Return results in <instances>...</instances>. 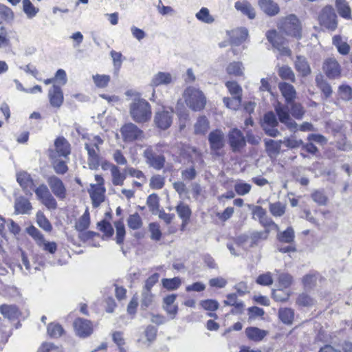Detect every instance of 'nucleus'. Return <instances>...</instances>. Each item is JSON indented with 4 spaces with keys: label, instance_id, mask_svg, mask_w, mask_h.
<instances>
[{
    "label": "nucleus",
    "instance_id": "nucleus-1",
    "mask_svg": "<svg viewBox=\"0 0 352 352\" xmlns=\"http://www.w3.org/2000/svg\"><path fill=\"white\" fill-rule=\"evenodd\" d=\"M129 112L133 120L137 123L147 122L152 116L151 106L144 98H135L130 104Z\"/></svg>",
    "mask_w": 352,
    "mask_h": 352
},
{
    "label": "nucleus",
    "instance_id": "nucleus-2",
    "mask_svg": "<svg viewBox=\"0 0 352 352\" xmlns=\"http://www.w3.org/2000/svg\"><path fill=\"white\" fill-rule=\"evenodd\" d=\"M277 28L285 35L299 40L302 38V25L298 18L293 14L282 17Z\"/></svg>",
    "mask_w": 352,
    "mask_h": 352
},
{
    "label": "nucleus",
    "instance_id": "nucleus-3",
    "mask_svg": "<svg viewBox=\"0 0 352 352\" xmlns=\"http://www.w3.org/2000/svg\"><path fill=\"white\" fill-rule=\"evenodd\" d=\"M183 98L187 107L194 111H200L206 105L204 94L194 87H188L183 93Z\"/></svg>",
    "mask_w": 352,
    "mask_h": 352
},
{
    "label": "nucleus",
    "instance_id": "nucleus-4",
    "mask_svg": "<svg viewBox=\"0 0 352 352\" xmlns=\"http://www.w3.org/2000/svg\"><path fill=\"white\" fill-rule=\"evenodd\" d=\"M72 153V146L69 142L63 136H58L54 141V148L47 150L49 159L63 157L68 160Z\"/></svg>",
    "mask_w": 352,
    "mask_h": 352
},
{
    "label": "nucleus",
    "instance_id": "nucleus-5",
    "mask_svg": "<svg viewBox=\"0 0 352 352\" xmlns=\"http://www.w3.org/2000/svg\"><path fill=\"white\" fill-rule=\"evenodd\" d=\"M276 240L280 243H287V246L278 247V252L281 253H290L296 252L295 243V232L292 226H288L285 230L278 232Z\"/></svg>",
    "mask_w": 352,
    "mask_h": 352
},
{
    "label": "nucleus",
    "instance_id": "nucleus-6",
    "mask_svg": "<svg viewBox=\"0 0 352 352\" xmlns=\"http://www.w3.org/2000/svg\"><path fill=\"white\" fill-rule=\"evenodd\" d=\"M95 180L97 183L90 185L89 193L93 207L98 208L104 201L106 188L104 187V180L102 175H96Z\"/></svg>",
    "mask_w": 352,
    "mask_h": 352
},
{
    "label": "nucleus",
    "instance_id": "nucleus-7",
    "mask_svg": "<svg viewBox=\"0 0 352 352\" xmlns=\"http://www.w3.org/2000/svg\"><path fill=\"white\" fill-rule=\"evenodd\" d=\"M318 21L320 26L329 30L334 31L337 28V15L331 6H326L322 9L318 14Z\"/></svg>",
    "mask_w": 352,
    "mask_h": 352
},
{
    "label": "nucleus",
    "instance_id": "nucleus-8",
    "mask_svg": "<svg viewBox=\"0 0 352 352\" xmlns=\"http://www.w3.org/2000/svg\"><path fill=\"white\" fill-rule=\"evenodd\" d=\"M94 139L96 141L94 144L86 143L85 144V147L87 151L88 164L90 168L96 169L100 164L99 144H102L103 143V140L99 135H96Z\"/></svg>",
    "mask_w": 352,
    "mask_h": 352
},
{
    "label": "nucleus",
    "instance_id": "nucleus-9",
    "mask_svg": "<svg viewBox=\"0 0 352 352\" xmlns=\"http://www.w3.org/2000/svg\"><path fill=\"white\" fill-rule=\"evenodd\" d=\"M283 33L278 32L276 30H270L266 34V38L273 47L282 52H289L290 50L287 46L288 40L283 36Z\"/></svg>",
    "mask_w": 352,
    "mask_h": 352
},
{
    "label": "nucleus",
    "instance_id": "nucleus-10",
    "mask_svg": "<svg viewBox=\"0 0 352 352\" xmlns=\"http://www.w3.org/2000/svg\"><path fill=\"white\" fill-rule=\"evenodd\" d=\"M38 200L48 209L55 210L57 208V202L55 198L50 192L45 184H41L33 190Z\"/></svg>",
    "mask_w": 352,
    "mask_h": 352
},
{
    "label": "nucleus",
    "instance_id": "nucleus-11",
    "mask_svg": "<svg viewBox=\"0 0 352 352\" xmlns=\"http://www.w3.org/2000/svg\"><path fill=\"white\" fill-rule=\"evenodd\" d=\"M120 133L125 142H135L144 137L143 131L131 122L124 124L120 128Z\"/></svg>",
    "mask_w": 352,
    "mask_h": 352
},
{
    "label": "nucleus",
    "instance_id": "nucleus-12",
    "mask_svg": "<svg viewBox=\"0 0 352 352\" xmlns=\"http://www.w3.org/2000/svg\"><path fill=\"white\" fill-rule=\"evenodd\" d=\"M143 156L146 163L155 170H159L164 167L166 158L164 154H157L152 146H148L144 150Z\"/></svg>",
    "mask_w": 352,
    "mask_h": 352
},
{
    "label": "nucleus",
    "instance_id": "nucleus-13",
    "mask_svg": "<svg viewBox=\"0 0 352 352\" xmlns=\"http://www.w3.org/2000/svg\"><path fill=\"white\" fill-rule=\"evenodd\" d=\"M228 143L232 152H240L246 146V139L241 130L233 128L228 134Z\"/></svg>",
    "mask_w": 352,
    "mask_h": 352
},
{
    "label": "nucleus",
    "instance_id": "nucleus-14",
    "mask_svg": "<svg viewBox=\"0 0 352 352\" xmlns=\"http://www.w3.org/2000/svg\"><path fill=\"white\" fill-rule=\"evenodd\" d=\"M322 68L329 79L339 78L342 75V67L334 57L326 58L322 63Z\"/></svg>",
    "mask_w": 352,
    "mask_h": 352
},
{
    "label": "nucleus",
    "instance_id": "nucleus-15",
    "mask_svg": "<svg viewBox=\"0 0 352 352\" xmlns=\"http://www.w3.org/2000/svg\"><path fill=\"white\" fill-rule=\"evenodd\" d=\"M73 327L76 334L82 338L90 336L94 332L92 322L80 317L74 320Z\"/></svg>",
    "mask_w": 352,
    "mask_h": 352
},
{
    "label": "nucleus",
    "instance_id": "nucleus-16",
    "mask_svg": "<svg viewBox=\"0 0 352 352\" xmlns=\"http://www.w3.org/2000/svg\"><path fill=\"white\" fill-rule=\"evenodd\" d=\"M278 122L276 115L272 111L267 112L263 116L262 127L266 135L275 138L279 134L277 129Z\"/></svg>",
    "mask_w": 352,
    "mask_h": 352
},
{
    "label": "nucleus",
    "instance_id": "nucleus-17",
    "mask_svg": "<svg viewBox=\"0 0 352 352\" xmlns=\"http://www.w3.org/2000/svg\"><path fill=\"white\" fill-rule=\"evenodd\" d=\"M47 182L53 194L60 200H64L67 195V188L63 182L56 175L47 178Z\"/></svg>",
    "mask_w": 352,
    "mask_h": 352
},
{
    "label": "nucleus",
    "instance_id": "nucleus-18",
    "mask_svg": "<svg viewBox=\"0 0 352 352\" xmlns=\"http://www.w3.org/2000/svg\"><path fill=\"white\" fill-rule=\"evenodd\" d=\"M208 142L212 151L219 155V151L225 146L224 134L221 129H214L208 135Z\"/></svg>",
    "mask_w": 352,
    "mask_h": 352
},
{
    "label": "nucleus",
    "instance_id": "nucleus-19",
    "mask_svg": "<svg viewBox=\"0 0 352 352\" xmlns=\"http://www.w3.org/2000/svg\"><path fill=\"white\" fill-rule=\"evenodd\" d=\"M324 281V278L317 271L312 270L304 275L301 279L305 289L315 288L318 283Z\"/></svg>",
    "mask_w": 352,
    "mask_h": 352
},
{
    "label": "nucleus",
    "instance_id": "nucleus-20",
    "mask_svg": "<svg viewBox=\"0 0 352 352\" xmlns=\"http://www.w3.org/2000/svg\"><path fill=\"white\" fill-rule=\"evenodd\" d=\"M172 113L165 109L156 112L154 122L157 127L162 130L168 129L173 122Z\"/></svg>",
    "mask_w": 352,
    "mask_h": 352
},
{
    "label": "nucleus",
    "instance_id": "nucleus-21",
    "mask_svg": "<svg viewBox=\"0 0 352 352\" xmlns=\"http://www.w3.org/2000/svg\"><path fill=\"white\" fill-rule=\"evenodd\" d=\"M175 210L177 215L182 219L181 230H184L190 221L192 210L190 206L183 201L178 203L175 207Z\"/></svg>",
    "mask_w": 352,
    "mask_h": 352
},
{
    "label": "nucleus",
    "instance_id": "nucleus-22",
    "mask_svg": "<svg viewBox=\"0 0 352 352\" xmlns=\"http://www.w3.org/2000/svg\"><path fill=\"white\" fill-rule=\"evenodd\" d=\"M320 218L317 219L316 226L318 227L324 226L328 229L334 228L336 227V217L329 210H324L320 211Z\"/></svg>",
    "mask_w": 352,
    "mask_h": 352
},
{
    "label": "nucleus",
    "instance_id": "nucleus-23",
    "mask_svg": "<svg viewBox=\"0 0 352 352\" xmlns=\"http://www.w3.org/2000/svg\"><path fill=\"white\" fill-rule=\"evenodd\" d=\"M50 104L54 108H60L64 101L62 89L58 85H54L48 91Z\"/></svg>",
    "mask_w": 352,
    "mask_h": 352
},
{
    "label": "nucleus",
    "instance_id": "nucleus-24",
    "mask_svg": "<svg viewBox=\"0 0 352 352\" xmlns=\"http://www.w3.org/2000/svg\"><path fill=\"white\" fill-rule=\"evenodd\" d=\"M16 181L23 190L28 192H31L35 187L33 179L30 173L26 171L22 170L16 173Z\"/></svg>",
    "mask_w": 352,
    "mask_h": 352
},
{
    "label": "nucleus",
    "instance_id": "nucleus-25",
    "mask_svg": "<svg viewBox=\"0 0 352 352\" xmlns=\"http://www.w3.org/2000/svg\"><path fill=\"white\" fill-rule=\"evenodd\" d=\"M102 167L103 169H106L107 167L110 168L112 176V183L114 186H122L124 184L126 175L124 173L120 171L118 166L110 162H106L102 164Z\"/></svg>",
    "mask_w": 352,
    "mask_h": 352
},
{
    "label": "nucleus",
    "instance_id": "nucleus-26",
    "mask_svg": "<svg viewBox=\"0 0 352 352\" xmlns=\"http://www.w3.org/2000/svg\"><path fill=\"white\" fill-rule=\"evenodd\" d=\"M177 294H169L163 299V309L171 319L176 318L178 312V306L175 303Z\"/></svg>",
    "mask_w": 352,
    "mask_h": 352
},
{
    "label": "nucleus",
    "instance_id": "nucleus-27",
    "mask_svg": "<svg viewBox=\"0 0 352 352\" xmlns=\"http://www.w3.org/2000/svg\"><path fill=\"white\" fill-rule=\"evenodd\" d=\"M275 111L280 122L285 124L289 129L296 128L297 124L293 121L289 116L287 107L281 105L280 103L275 107Z\"/></svg>",
    "mask_w": 352,
    "mask_h": 352
},
{
    "label": "nucleus",
    "instance_id": "nucleus-28",
    "mask_svg": "<svg viewBox=\"0 0 352 352\" xmlns=\"http://www.w3.org/2000/svg\"><path fill=\"white\" fill-rule=\"evenodd\" d=\"M258 4L261 10L268 16H275L280 12L279 6L273 0H258Z\"/></svg>",
    "mask_w": 352,
    "mask_h": 352
},
{
    "label": "nucleus",
    "instance_id": "nucleus-29",
    "mask_svg": "<svg viewBox=\"0 0 352 352\" xmlns=\"http://www.w3.org/2000/svg\"><path fill=\"white\" fill-rule=\"evenodd\" d=\"M278 88L286 103H291L293 100H295L297 94L292 85L281 82L278 84Z\"/></svg>",
    "mask_w": 352,
    "mask_h": 352
},
{
    "label": "nucleus",
    "instance_id": "nucleus-30",
    "mask_svg": "<svg viewBox=\"0 0 352 352\" xmlns=\"http://www.w3.org/2000/svg\"><path fill=\"white\" fill-rule=\"evenodd\" d=\"M234 8L243 14L247 16L250 19H254L256 16L254 8L251 3L246 0L235 2Z\"/></svg>",
    "mask_w": 352,
    "mask_h": 352
},
{
    "label": "nucleus",
    "instance_id": "nucleus-31",
    "mask_svg": "<svg viewBox=\"0 0 352 352\" xmlns=\"http://www.w3.org/2000/svg\"><path fill=\"white\" fill-rule=\"evenodd\" d=\"M245 332L247 338L254 342L261 341L268 334L267 331L256 327H247Z\"/></svg>",
    "mask_w": 352,
    "mask_h": 352
},
{
    "label": "nucleus",
    "instance_id": "nucleus-32",
    "mask_svg": "<svg viewBox=\"0 0 352 352\" xmlns=\"http://www.w3.org/2000/svg\"><path fill=\"white\" fill-rule=\"evenodd\" d=\"M316 85L322 91L325 98H329L333 93L330 84L324 79L322 74L316 75Z\"/></svg>",
    "mask_w": 352,
    "mask_h": 352
},
{
    "label": "nucleus",
    "instance_id": "nucleus-33",
    "mask_svg": "<svg viewBox=\"0 0 352 352\" xmlns=\"http://www.w3.org/2000/svg\"><path fill=\"white\" fill-rule=\"evenodd\" d=\"M172 82V76L168 72H160L152 78L151 85L157 87L161 85H168Z\"/></svg>",
    "mask_w": 352,
    "mask_h": 352
},
{
    "label": "nucleus",
    "instance_id": "nucleus-34",
    "mask_svg": "<svg viewBox=\"0 0 352 352\" xmlns=\"http://www.w3.org/2000/svg\"><path fill=\"white\" fill-rule=\"evenodd\" d=\"M282 143V140H265V147L268 156L273 157L278 155L280 153Z\"/></svg>",
    "mask_w": 352,
    "mask_h": 352
},
{
    "label": "nucleus",
    "instance_id": "nucleus-35",
    "mask_svg": "<svg viewBox=\"0 0 352 352\" xmlns=\"http://www.w3.org/2000/svg\"><path fill=\"white\" fill-rule=\"evenodd\" d=\"M278 316L283 324L291 325L293 324L295 318L294 310L289 307L280 308L278 311Z\"/></svg>",
    "mask_w": 352,
    "mask_h": 352
},
{
    "label": "nucleus",
    "instance_id": "nucleus-36",
    "mask_svg": "<svg viewBox=\"0 0 352 352\" xmlns=\"http://www.w3.org/2000/svg\"><path fill=\"white\" fill-rule=\"evenodd\" d=\"M332 43L341 55L346 56L349 54L351 47L346 41L342 40L340 35L337 34L333 36L332 38Z\"/></svg>",
    "mask_w": 352,
    "mask_h": 352
},
{
    "label": "nucleus",
    "instance_id": "nucleus-37",
    "mask_svg": "<svg viewBox=\"0 0 352 352\" xmlns=\"http://www.w3.org/2000/svg\"><path fill=\"white\" fill-rule=\"evenodd\" d=\"M0 313L9 319H14L19 316L21 312L16 305L3 304L0 305Z\"/></svg>",
    "mask_w": 352,
    "mask_h": 352
},
{
    "label": "nucleus",
    "instance_id": "nucleus-38",
    "mask_svg": "<svg viewBox=\"0 0 352 352\" xmlns=\"http://www.w3.org/2000/svg\"><path fill=\"white\" fill-rule=\"evenodd\" d=\"M90 213L87 208L82 216H80L75 223V228L78 232L86 231L90 226Z\"/></svg>",
    "mask_w": 352,
    "mask_h": 352
},
{
    "label": "nucleus",
    "instance_id": "nucleus-39",
    "mask_svg": "<svg viewBox=\"0 0 352 352\" xmlns=\"http://www.w3.org/2000/svg\"><path fill=\"white\" fill-rule=\"evenodd\" d=\"M295 69L302 76H307L311 72L307 60L302 56H297L295 61Z\"/></svg>",
    "mask_w": 352,
    "mask_h": 352
},
{
    "label": "nucleus",
    "instance_id": "nucleus-40",
    "mask_svg": "<svg viewBox=\"0 0 352 352\" xmlns=\"http://www.w3.org/2000/svg\"><path fill=\"white\" fill-rule=\"evenodd\" d=\"M210 127V122L205 116H201L194 126V133L196 135H205Z\"/></svg>",
    "mask_w": 352,
    "mask_h": 352
},
{
    "label": "nucleus",
    "instance_id": "nucleus-41",
    "mask_svg": "<svg viewBox=\"0 0 352 352\" xmlns=\"http://www.w3.org/2000/svg\"><path fill=\"white\" fill-rule=\"evenodd\" d=\"M336 8L340 16L345 19H351V10L346 0H336Z\"/></svg>",
    "mask_w": 352,
    "mask_h": 352
},
{
    "label": "nucleus",
    "instance_id": "nucleus-42",
    "mask_svg": "<svg viewBox=\"0 0 352 352\" xmlns=\"http://www.w3.org/2000/svg\"><path fill=\"white\" fill-rule=\"evenodd\" d=\"M126 223L129 228L133 230H140L143 226V220L137 212L129 215Z\"/></svg>",
    "mask_w": 352,
    "mask_h": 352
},
{
    "label": "nucleus",
    "instance_id": "nucleus-43",
    "mask_svg": "<svg viewBox=\"0 0 352 352\" xmlns=\"http://www.w3.org/2000/svg\"><path fill=\"white\" fill-rule=\"evenodd\" d=\"M61 158L62 157H56L55 159H50L52 168L57 175H65L69 170L67 162L61 160Z\"/></svg>",
    "mask_w": 352,
    "mask_h": 352
},
{
    "label": "nucleus",
    "instance_id": "nucleus-44",
    "mask_svg": "<svg viewBox=\"0 0 352 352\" xmlns=\"http://www.w3.org/2000/svg\"><path fill=\"white\" fill-rule=\"evenodd\" d=\"M48 336L52 338H58L65 333L63 326L58 322H50L47 327Z\"/></svg>",
    "mask_w": 352,
    "mask_h": 352
},
{
    "label": "nucleus",
    "instance_id": "nucleus-45",
    "mask_svg": "<svg viewBox=\"0 0 352 352\" xmlns=\"http://www.w3.org/2000/svg\"><path fill=\"white\" fill-rule=\"evenodd\" d=\"M15 210L19 214H28L32 209L30 201L25 198L21 197L15 202Z\"/></svg>",
    "mask_w": 352,
    "mask_h": 352
},
{
    "label": "nucleus",
    "instance_id": "nucleus-46",
    "mask_svg": "<svg viewBox=\"0 0 352 352\" xmlns=\"http://www.w3.org/2000/svg\"><path fill=\"white\" fill-rule=\"evenodd\" d=\"M269 210L275 217H282L286 212V205L280 201L271 203L269 205Z\"/></svg>",
    "mask_w": 352,
    "mask_h": 352
},
{
    "label": "nucleus",
    "instance_id": "nucleus-47",
    "mask_svg": "<svg viewBox=\"0 0 352 352\" xmlns=\"http://www.w3.org/2000/svg\"><path fill=\"white\" fill-rule=\"evenodd\" d=\"M114 226L116 230V243L121 245L124 243L126 234V230L122 219H120L114 222Z\"/></svg>",
    "mask_w": 352,
    "mask_h": 352
},
{
    "label": "nucleus",
    "instance_id": "nucleus-48",
    "mask_svg": "<svg viewBox=\"0 0 352 352\" xmlns=\"http://www.w3.org/2000/svg\"><path fill=\"white\" fill-rule=\"evenodd\" d=\"M296 304L300 307H311L314 304V300L309 294L301 293L297 296Z\"/></svg>",
    "mask_w": 352,
    "mask_h": 352
},
{
    "label": "nucleus",
    "instance_id": "nucleus-49",
    "mask_svg": "<svg viewBox=\"0 0 352 352\" xmlns=\"http://www.w3.org/2000/svg\"><path fill=\"white\" fill-rule=\"evenodd\" d=\"M290 107V112L293 117L296 119H301L305 114V109L302 105L299 102L293 100L291 103H286Z\"/></svg>",
    "mask_w": 352,
    "mask_h": 352
},
{
    "label": "nucleus",
    "instance_id": "nucleus-50",
    "mask_svg": "<svg viewBox=\"0 0 352 352\" xmlns=\"http://www.w3.org/2000/svg\"><path fill=\"white\" fill-rule=\"evenodd\" d=\"M163 287L168 291L177 289L182 285V280L179 277L173 278H163L162 280Z\"/></svg>",
    "mask_w": 352,
    "mask_h": 352
},
{
    "label": "nucleus",
    "instance_id": "nucleus-51",
    "mask_svg": "<svg viewBox=\"0 0 352 352\" xmlns=\"http://www.w3.org/2000/svg\"><path fill=\"white\" fill-rule=\"evenodd\" d=\"M290 296V292L285 291L281 288L273 289L272 292V297L276 302H286L289 300Z\"/></svg>",
    "mask_w": 352,
    "mask_h": 352
},
{
    "label": "nucleus",
    "instance_id": "nucleus-52",
    "mask_svg": "<svg viewBox=\"0 0 352 352\" xmlns=\"http://www.w3.org/2000/svg\"><path fill=\"white\" fill-rule=\"evenodd\" d=\"M95 85L98 88H105L111 81V76L106 74H96L92 76Z\"/></svg>",
    "mask_w": 352,
    "mask_h": 352
},
{
    "label": "nucleus",
    "instance_id": "nucleus-53",
    "mask_svg": "<svg viewBox=\"0 0 352 352\" xmlns=\"http://www.w3.org/2000/svg\"><path fill=\"white\" fill-rule=\"evenodd\" d=\"M36 222L39 227L45 231L50 232L52 230L51 223L41 211L36 213Z\"/></svg>",
    "mask_w": 352,
    "mask_h": 352
},
{
    "label": "nucleus",
    "instance_id": "nucleus-54",
    "mask_svg": "<svg viewBox=\"0 0 352 352\" xmlns=\"http://www.w3.org/2000/svg\"><path fill=\"white\" fill-rule=\"evenodd\" d=\"M28 234L31 236L38 246H41L44 243L45 238L43 234L34 226H30L27 228Z\"/></svg>",
    "mask_w": 352,
    "mask_h": 352
},
{
    "label": "nucleus",
    "instance_id": "nucleus-55",
    "mask_svg": "<svg viewBox=\"0 0 352 352\" xmlns=\"http://www.w3.org/2000/svg\"><path fill=\"white\" fill-rule=\"evenodd\" d=\"M28 234L31 236L38 246H41L44 243L45 238L43 234L34 226H30L27 228Z\"/></svg>",
    "mask_w": 352,
    "mask_h": 352
},
{
    "label": "nucleus",
    "instance_id": "nucleus-56",
    "mask_svg": "<svg viewBox=\"0 0 352 352\" xmlns=\"http://www.w3.org/2000/svg\"><path fill=\"white\" fill-rule=\"evenodd\" d=\"M226 87L232 97H240L242 99V88L236 81H227Z\"/></svg>",
    "mask_w": 352,
    "mask_h": 352
},
{
    "label": "nucleus",
    "instance_id": "nucleus-57",
    "mask_svg": "<svg viewBox=\"0 0 352 352\" xmlns=\"http://www.w3.org/2000/svg\"><path fill=\"white\" fill-rule=\"evenodd\" d=\"M195 16L199 21L205 23L210 24L214 21V17L210 15L209 10L207 8H201Z\"/></svg>",
    "mask_w": 352,
    "mask_h": 352
},
{
    "label": "nucleus",
    "instance_id": "nucleus-58",
    "mask_svg": "<svg viewBox=\"0 0 352 352\" xmlns=\"http://www.w3.org/2000/svg\"><path fill=\"white\" fill-rule=\"evenodd\" d=\"M165 185V177L161 175H154L151 177L149 186L153 190H160Z\"/></svg>",
    "mask_w": 352,
    "mask_h": 352
},
{
    "label": "nucleus",
    "instance_id": "nucleus-59",
    "mask_svg": "<svg viewBox=\"0 0 352 352\" xmlns=\"http://www.w3.org/2000/svg\"><path fill=\"white\" fill-rule=\"evenodd\" d=\"M113 342L116 344L119 350L124 349L126 344L124 332L121 331H114L111 333Z\"/></svg>",
    "mask_w": 352,
    "mask_h": 352
},
{
    "label": "nucleus",
    "instance_id": "nucleus-60",
    "mask_svg": "<svg viewBox=\"0 0 352 352\" xmlns=\"http://www.w3.org/2000/svg\"><path fill=\"white\" fill-rule=\"evenodd\" d=\"M294 282V279L292 275L288 273H283L278 276V285L281 287V289L289 288Z\"/></svg>",
    "mask_w": 352,
    "mask_h": 352
},
{
    "label": "nucleus",
    "instance_id": "nucleus-61",
    "mask_svg": "<svg viewBox=\"0 0 352 352\" xmlns=\"http://www.w3.org/2000/svg\"><path fill=\"white\" fill-rule=\"evenodd\" d=\"M226 72L229 75L240 76L243 74L242 64L240 62L230 63L226 67Z\"/></svg>",
    "mask_w": 352,
    "mask_h": 352
},
{
    "label": "nucleus",
    "instance_id": "nucleus-62",
    "mask_svg": "<svg viewBox=\"0 0 352 352\" xmlns=\"http://www.w3.org/2000/svg\"><path fill=\"white\" fill-rule=\"evenodd\" d=\"M278 75L283 80H290L291 82H295V75L292 69L286 65H284L279 68Z\"/></svg>",
    "mask_w": 352,
    "mask_h": 352
},
{
    "label": "nucleus",
    "instance_id": "nucleus-63",
    "mask_svg": "<svg viewBox=\"0 0 352 352\" xmlns=\"http://www.w3.org/2000/svg\"><path fill=\"white\" fill-rule=\"evenodd\" d=\"M273 282V276L270 272L258 275L256 279V283L262 286H270Z\"/></svg>",
    "mask_w": 352,
    "mask_h": 352
},
{
    "label": "nucleus",
    "instance_id": "nucleus-64",
    "mask_svg": "<svg viewBox=\"0 0 352 352\" xmlns=\"http://www.w3.org/2000/svg\"><path fill=\"white\" fill-rule=\"evenodd\" d=\"M338 94L341 99L345 101L352 100V87L348 85H341L338 87Z\"/></svg>",
    "mask_w": 352,
    "mask_h": 352
}]
</instances>
